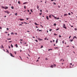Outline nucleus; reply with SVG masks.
<instances>
[{
    "label": "nucleus",
    "instance_id": "3",
    "mask_svg": "<svg viewBox=\"0 0 77 77\" xmlns=\"http://www.w3.org/2000/svg\"><path fill=\"white\" fill-rule=\"evenodd\" d=\"M10 56H11V57H14V56H13L12 54H11V53H10Z\"/></svg>",
    "mask_w": 77,
    "mask_h": 77
},
{
    "label": "nucleus",
    "instance_id": "48",
    "mask_svg": "<svg viewBox=\"0 0 77 77\" xmlns=\"http://www.w3.org/2000/svg\"><path fill=\"white\" fill-rule=\"evenodd\" d=\"M7 30H9V28H7Z\"/></svg>",
    "mask_w": 77,
    "mask_h": 77
},
{
    "label": "nucleus",
    "instance_id": "46",
    "mask_svg": "<svg viewBox=\"0 0 77 77\" xmlns=\"http://www.w3.org/2000/svg\"><path fill=\"white\" fill-rule=\"evenodd\" d=\"M8 48H11V46H8Z\"/></svg>",
    "mask_w": 77,
    "mask_h": 77
},
{
    "label": "nucleus",
    "instance_id": "16",
    "mask_svg": "<svg viewBox=\"0 0 77 77\" xmlns=\"http://www.w3.org/2000/svg\"><path fill=\"white\" fill-rule=\"evenodd\" d=\"M51 15H50L49 16V18H51Z\"/></svg>",
    "mask_w": 77,
    "mask_h": 77
},
{
    "label": "nucleus",
    "instance_id": "45",
    "mask_svg": "<svg viewBox=\"0 0 77 77\" xmlns=\"http://www.w3.org/2000/svg\"><path fill=\"white\" fill-rule=\"evenodd\" d=\"M61 35H59V38H61Z\"/></svg>",
    "mask_w": 77,
    "mask_h": 77
},
{
    "label": "nucleus",
    "instance_id": "38",
    "mask_svg": "<svg viewBox=\"0 0 77 77\" xmlns=\"http://www.w3.org/2000/svg\"><path fill=\"white\" fill-rule=\"evenodd\" d=\"M31 12H33V11H32V9L31 10Z\"/></svg>",
    "mask_w": 77,
    "mask_h": 77
},
{
    "label": "nucleus",
    "instance_id": "36",
    "mask_svg": "<svg viewBox=\"0 0 77 77\" xmlns=\"http://www.w3.org/2000/svg\"><path fill=\"white\" fill-rule=\"evenodd\" d=\"M53 3L54 5H56V3L55 2H53Z\"/></svg>",
    "mask_w": 77,
    "mask_h": 77
},
{
    "label": "nucleus",
    "instance_id": "20",
    "mask_svg": "<svg viewBox=\"0 0 77 77\" xmlns=\"http://www.w3.org/2000/svg\"><path fill=\"white\" fill-rule=\"evenodd\" d=\"M54 35L55 36V35L57 36V34H56V33H54Z\"/></svg>",
    "mask_w": 77,
    "mask_h": 77
},
{
    "label": "nucleus",
    "instance_id": "61",
    "mask_svg": "<svg viewBox=\"0 0 77 77\" xmlns=\"http://www.w3.org/2000/svg\"><path fill=\"white\" fill-rule=\"evenodd\" d=\"M71 36H69V38L70 39V38H71Z\"/></svg>",
    "mask_w": 77,
    "mask_h": 77
},
{
    "label": "nucleus",
    "instance_id": "5",
    "mask_svg": "<svg viewBox=\"0 0 77 77\" xmlns=\"http://www.w3.org/2000/svg\"><path fill=\"white\" fill-rule=\"evenodd\" d=\"M46 18V19H47L48 20H49V18H48V16H47Z\"/></svg>",
    "mask_w": 77,
    "mask_h": 77
},
{
    "label": "nucleus",
    "instance_id": "56",
    "mask_svg": "<svg viewBox=\"0 0 77 77\" xmlns=\"http://www.w3.org/2000/svg\"><path fill=\"white\" fill-rule=\"evenodd\" d=\"M21 24H24V23L23 22H21Z\"/></svg>",
    "mask_w": 77,
    "mask_h": 77
},
{
    "label": "nucleus",
    "instance_id": "62",
    "mask_svg": "<svg viewBox=\"0 0 77 77\" xmlns=\"http://www.w3.org/2000/svg\"><path fill=\"white\" fill-rule=\"evenodd\" d=\"M74 37H75V38H76H76H77V37L75 36H74Z\"/></svg>",
    "mask_w": 77,
    "mask_h": 77
},
{
    "label": "nucleus",
    "instance_id": "53",
    "mask_svg": "<svg viewBox=\"0 0 77 77\" xmlns=\"http://www.w3.org/2000/svg\"><path fill=\"white\" fill-rule=\"evenodd\" d=\"M28 19H29V18H26L27 20H28Z\"/></svg>",
    "mask_w": 77,
    "mask_h": 77
},
{
    "label": "nucleus",
    "instance_id": "4",
    "mask_svg": "<svg viewBox=\"0 0 77 77\" xmlns=\"http://www.w3.org/2000/svg\"><path fill=\"white\" fill-rule=\"evenodd\" d=\"M38 40H39L40 41H42V39H41L40 38H38Z\"/></svg>",
    "mask_w": 77,
    "mask_h": 77
},
{
    "label": "nucleus",
    "instance_id": "55",
    "mask_svg": "<svg viewBox=\"0 0 77 77\" xmlns=\"http://www.w3.org/2000/svg\"><path fill=\"white\" fill-rule=\"evenodd\" d=\"M5 33H8V32H5Z\"/></svg>",
    "mask_w": 77,
    "mask_h": 77
},
{
    "label": "nucleus",
    "instance_id": "18",
    "mask_svg": "<svg viewBox=\"0 0 77 77\" xmlns=\"http://www.w3.org/2000/svg\"><path fill=\"white\" fill-rule=\"evenodd\" d=\"M1 48H4V47H3V45H2Z\"/></svg>",
    "mask_w": 77,
    "mask_h": 77
},
{
    "label": "nucleus",
    "instance_id": "42",
    "mask_svg": "<svg viewBox=\"0 0 77 77\" xmlns=\"http://www.w3.org/2000/svg\"><path fill=\"white\" fill-rule=\"evenodd\" d=\"M18 3H19V4H20V1H18Z\"/></svg>",
    "mask_w": 77,
    "mask_h": 77
},
{
    "label": "nucleus",
    "instance_id": "37",
    "mask_svg": "<svg viewBox=\"0 0 77 77\" xmlns=\"http://www.w3.org/2000/svg\"><path fill=\"white\" fill-rule=\"evenodd\" d=\"M24 9H26V6H24Z\"/></svg>",
    "mask_w": 77,
    "mask_h": 77
},
{
    "label": "nucleus",
    "instance_id": "40",
    "mask_svg": "<svg viewBox=\"0 0 77 77\" xmlns=\"http://www.w3.org/2000/svg\"><path fill=\"white\" fill-rule=\"evenodd\" d=\"M19 26H23V25H22V24H20L19 25Z\"/></svg>",
    "mask_w": 77,
    "mask_h": 77
},
{
    "label": "nucleus",
    "instance_id": "49",
    "mask_svg": "<svg viewBox=\"0 0 77 77\" xmlns=\"http://www.w3.org/2000/svg\"><path fill=\"white\" fill-rule=\"evenodd\" d=\"M14 53L15 54H16V51H15L14 52Z\"/></svg>",
    "mask_w": 77,
    "mask_h": 77
},
{
    "label": "nucleus",
    "instance_id": "13",
    "mask_svg": "<svg viewBox=\"0 0 77 77\" xmlns=\"http://www.w3.org/2000/svg\"><path fill=\"white\" fill-rule=\"evenodd\" d=\"M15 46H16V48L18 47V45L17 44H16Z\"/></svg>",
    "mask_w": 77,
    "mask_h": 77
},
{
    "label": "nucleus",
    "instance_id": "14",
    "mask_svg": "<svg viewBox=\"0 0 77 77\" xmlns=\"http://www.w3.org/2000/svg\"><path fill=\"white\" fill-rule=\"evenodd\" d=\"M11 47H12V48H13V47H14L13 45H12V44H11Z\"/></svg>",
    "mask_w": 77,
    "mask_h": 77
},
{
    "label": "nucleus",
    "instance_id": "26",
    "mask_svg": "<svg viewBox=\"0 0 77 77\" xmlns=\"http://www.w3.org/2000/svg\"><path fill=\"white\" fill-rule=\"evenodd\" d=\"M35 41H36V42H38V40H37V39L35 40Z\"/></svg>",
    "mask_w": 77,
    "mask_h": 77
},
{
    "label": "nucleus",
    "instance_id": "19",
    "mask_svg": "<svg viewBox=\"0 0 77 77\" xmlns=\"http://www.w3.org/2000/svg\"><path fill=\"white\" fill-rule=\"evenodd\" d=\"M11 9H14V7L12 6L11 7Z\"/></svg>",
    "mask_w": 77,
    "mask_h": 77
},
{
    "label": "nucleus",
    "instance_id": "2",
    "mask_svg": "<svg viewBox=\"0 0 77 77\" xmlns=\"http://www.w3.org/2000/svg\"><path fill=\"white\" fill-rule=\"evenodd\" d=\"M5 12V13H7L8 14H9L10 13V12H9L8 11H4Z\"/></svg>",
    "mask_w": 77,
    "mask_h": 77
},
{
    "label": "nucleus",
    "instance_id": "9",
    "mask_svg": "<svg viewBox=\"0 0 77 77\" xmlns=\"http://www.w3.org/2000/svg\"><path fill=\"white\" fill-rule=\"evenodd\" d=\"M20 21H23V20H24V19H20Z\"/></svg>",
    "mask_w": 77,
    "mask_h": 77
},
{
    "label": "nucleus",
    "instance_id": "31",
    "mask_svg": "<svg viewBox=\"0 0 77 77\" xmlns=\"http://www.w3.org/2000/svg\"><path fill=\"white\" fill-rule=\"evenodd\" d=\"M39 32H42V30H38Z\"/></svg>",
    "mask_w": 77,
    "mask_h": 77
},
{
    "label": "nucleus",
    "instance_id": "43",
    "mask_svg": "<svg viewBox=\"0 0 77 77\" xmlns=\"http://www.w3.org/2000/svg\"><path fill=\"white\" fill-rule=\"evenodd\" d=\"M45 40H47V38H45Z\"/></svg>",
    "mask_w": 77,
    "mask_h": 77
},
{
    "label": "nucleus",
    "instance_id": "34",
    "mask_svg": "<svg viewBox=\"0 0 77 77\" xmlns=\"http://www.w3.org/2000/svg\"><path fill=\"white\" fill-rule=\"evenodd\" d=\"M51 30H52V29H50L49 30L50 32H51Z\"/></svg>",
    "mask_w": 77,
    "mask_h": 77
},
{
    "label": "nucleus",
    "instance_id": "28",
    "mask_svg": "<svg viewBox=\"0 0 77 77\" xmlns=\"http://www.w3.org/2000/svg\"><path fill=\"white\" fill-rule=\"evenodd\" d=\"M40 48H43V46L42 45Z\"/></svg>",
    "mask_w": 77,
    "mask_h": 77
},
{
    "label": "nucleus",
    "instance_id": "25",
    "mask_svg": "<svg viewBox=\"0 0 77 77\" xmlns=\"http://www.w3.org/2000/svg\"><path fill=\"white\" fill-rule=\"evenodd\" d=\"M66 15H67V14H64V16H66Z\"/></svg>",
    "mask_w": 77,
    "mask_h": 77
},
{
    "label": "nucleus",
    "instance_id": "21",
    "mask_svg": "<svg viewBox=\"0 0 77 77\" xmlns=\"http://www.w3.org/2000/svg\"><path fill=\"white\" fill-rule=\"evenodd\" d=\"M59 28H57V29H56V30L57 31V30H59Z\"/></svg>",
    "mask_w": 77,
    "mask_h": 77
},
{
    "label": "nucleus",
    "instance_id": "51",
    "mask_svg": "<svg viewBox=\"0 0 77 77\" xmlns=\"http://www.w3.org/2000/svg\"><path fill=\"white\" fill-rule=\"evenodd\" d=\"M20 41H22L23 39H20Z\"/></svg>",
    "mask_w": 77,
    "mask_h": 77
},
{
    "label": "nucleus",
    "instance_id": "47",
    "mask_svg": "<svg viewBox=\"0 0 77 77\" xmlns=\"http://www.w3.org/2000/svg\"><path fill=\"white\" fill-rule=\"evenodd\" d=\"M74 30H77V28H75V29H74Z\"/></svg>",
    "mask_w": 77,
    "mask_h": 77
},
{
    "label": "nucleus",
    "instance_id": "29",
    "mask_svg": "<svg viewBox=\"0 0 77 77\" xmlns=\"http://www.w3.org/2000/svg\"><path fill=\"white\" fill-rule=\"evenodd\" d=\"M11 38H7V40H11Z\"/></svg>",
    "mask_w": 77,
    "mask_h": 77
},
{
    "label": "nucleus",
    "instance_id": "44",
    "mask_svg": "<svg viewBox=\"0 0 77 77\" xmlns=\"http://www.w3.org/2000/svg\"><path fill=\"white\" fill-rule=\"evenodd\" d=\"M54 18H55V19H57V17H54Z\"/></svg>",
    "mask_w": 77,
    "mask_h": 77
},
{
    "label": "nucleus",
    "instance_id": "8",
    "mask_svg": "<svg viewBox=\"0 0 77 77\" xmlns=\"http://www.w3.org/2000/svg\"><path fill=\"white\" fill-rule=\"evenodd\" d=\"M34 24H35V25L36 26H39V24H37V23H34Z\"/></svg>",
    "mask_w": 77,
    "mask_h": 77
},
{
    "label": "nucleus",
    "instance_id": "22",
    "mask_svg": "<svg viewBox=\"0 0 77 77\" xmlns=\"http://www.w3.org/2000/svg\"><path fill=\"white\" fill-rule=\"evenodd\" d=\"M72 41H73V39H72L70 40V42H72Z\"/></svg>",
    "mask_w": 77,
    "mask_h": 77
},
{
    "label": "nucleus",
    "instance_id": "17",
    "mask_svg": "<svg viewBox=\"0 0 77 77\" xmlns=\"http://www.w3.org/2000/svg\"><path fill=\"white\" fill-rule=\"evenodd\" d=\"M7 51L6 52H7V53H9V51H8V50L6 49Z\"/></svg>",
    "mask_w": 77,
    "mask_h": 77
},
{
    "label": "nucleus",
    "instance_id": "39",
    "mask_svg": "<svg viewBox=\"0 0 77 77\" xmlns=\"http://www.w3.org/2000/svg\"><path fill=\"white\" fill-rule=\"evenodd\" d=\"M57 20H59V17H58V18H57Z\"/></svg>",
    "mask_w": 77,
    "mask_h": 77
},
{
    "label": "nucleus",
    "instance_id": "27",
    "mask_svg": "<svg viewBox=\"0 0 77 77\" xmlns=\"http://www.w3.org/2000/svg\"><path fill=\"white\" fill-rule=\"evenodd\" d=\"M69 15H71V13H68Z\"/></svg>",
    "mask_w": 77,
    "mask_h": 77
},
{
    "label": "nucleus",
    "instance_id": "50",
    "mask_svg": "<svg viewBox=\"0 0 77 77\" xmlns=\"http://www.w3.org/2000/svg\"><path fill=\"white\" fill-rule=\"evenodd\" d=\"M40 12H42V10H40Z\"/></svg>",
    "mask_w": 77,
    "mask_h": 77
},
{
    "label": "nucleus",
    "instance_id": "33",
    "mask_svg": "<svg viewBox=\"0 0 77 77\" xmlns=\"http://www.w3.org/2000/svg\"><path fill=\"white\" fill-rule=\"evenodd\" d=\"M51 68H53V66H51Z\"/></svg>",
    "mask_w": 77,
    "mask_h": 77
},
{
    "label": "nucleus",
    "instance_id": "41",
    "mask_svg": "<svg viewBox=\"0 0 77 77\" xmlns=\"http://www.w3.org/2000/svg\"><path fill=\"white\" fill-rule=\"evenodd\" d=\"M54 48H55V49H56L57 48H58V47Z\"/></svg>",
    "mask_w": 77,
    "mask_h": 77
},
{
    "label": "nucleus",
    "instance_id": "1",
    "mask_svg": "<svg viewBox=\"0 0 77 77\" xmlns=\"http://www.w3.org/2000/svg\"><path fill=\"white\" fill-rule=\"evenodd\" d=\"M65 26H66V25L65 24H63V27L64 28V29H66V27Z\"/></svg>",
    "mask_w": 77,
    "mask_h": 77
},
{
    "label": "nucleus",
    "instance_id": "12",
    "mask_svg": "<svg viewBox=\"0 0 77 77\" xmlns=\"http://www.w3.org/2000/svg\"><path fill=\"white\" fill-rule=\"evenodd\" d=\"M50 50H53V49H50L48 50V51H50Z\"/></svg>",
    "mask_w": 77,
    "mask_h": 77
},
{
    "label": "nucleus",
    "instance_id": "58",
    "mask_svg": "<svg viewBox=\"0 0 77 77\" xmlns=\"http://www.w3.org/2000/svg\"><path fill=\"white\" fill-rule=\"evenodd\" d=\"M24 23H25V24H27V23H26V22H24Z\"/></svg>",
    "mask_w": 77,
    "mask_h": 77
},
{
    "label": "nucleus",
    "instance_id": "7",
    "mask_svg": "<svg viewBox=\"0 0 77 77\" xmlns=\"http://www.w3.org/2000/svg\"><path fill=\"white\" fill-rule=\"evenodd\" d=\"M56 42V44H57V42H58V39H57Z\"/></svg>",
    "mask_w": 77,
    "mask_h": 77
},
{
    "label": "nucleus",
    "instance_id": "52",
    "mask_svg": "<svg viewBox=\"0 0 77 77\" xmlns=\"http://www.w3.org/2000/svg\"><path fill=\"white\" fill-rule=\"evenodd\" d=\"M62 60H63V59L62 58L61 60H60V61H62Z\"/></svg>",
    "mask_w": 77,
    "mask_h": 77
},
{
    "label": "nucleus",
    "instance_id": "30",
    "mask_svg": "<svg viewBox=\"0 0 77 77\" xmlns=\"http://www.w3.org/2000/svg\"><path fill=\"white\" fill-rule=\"evenodd\" d=\"M11 35H14V32H11Z\"/></svg>",
    "mask_w": 77,
    "mask_h": 77
},
{
    "label": "nucleus",
    "instance_id": "32",
    "mask_svg": "<svg viewBox=\"0 0 77 77\" xmlns=\"http://www.w3.org/2000/svg\"><path fill=\"white\" fill-rule=\"evenodd\" d=\"M17 13H15V15H17Z\"/></svg>",
    "mask_w": 77,
    "mask_h": 77
},
{
    "label": "nucleus",
    "instance_id": "54",
    "mask_svg": "<svg viewBox=\"0 0 77 77\" xmlns=\"http://www.w3.org/2000/svg\"><path fill=\"white\" fill-rule=\"evenodd\" d=\"M0 29H2V27H0Z\"/></svg>",
    "mask_w": 77,
    "mask_h": 77
},
{
    "label": "nucleus",
    "instance_id": "24",
    "mask_svg": "<svg viewBox=\"0 0 77 77\" xmlns=\"http://www.w3.org/2000/svg\"><path fill=\"white\" fill-rule=\"evenodd\" d=\"M54 26H56V24L55 23H54Z\"/></svg>",
    "mask_w": 77,
    "mask_h": 77
},
{
    "label": "nucleus",
    "instance_id": "11",
    "mask_svg": "<svg viewBox=\"0 0 77 77\" xmlns=\"http://www.w3.org/2000/svg\"><path fill=\"white\" fill-rule=\"evenodd\" d=\"M2 8L5 9V7L2 6Z\"/></svg>",
    "mask_w": 77,
    "mask_h": 77
},
{
    "label": "nucleus",
    "instance_id": "10",
    "mask_svg": "<svg viewBox=\"0 0 77 77\" xmlns=\"http://www.w3.org/2000/svg\"><path fill=\"white\" fill-rule=\"evenodd\" d=\"M5 9H8V7H6V6H5Z\"/></svg>",
    "mask_w": 77,
    "mask_h": 77
},
{
    "label": "nucleus",
    "instance_id": "23",
    "mask_svg": "<svg viewBox=\"0 0 77 77\" xmlns=\"http://www.w3.org/2000/svg\"><path fill=\"white\" fill-rule=\"evenodd\" d=\"M54 67H55V66H56V64H54Z\"/></svg>",
    "mask_w": 77,
    "mask_h": 77
},
{
    "label": "nucleus",
    "instance_id": "6",
    "mask_svg": "<svg viewBox=\"0 0 77 77\" xmlns=\"http://www.w3.org/2000/svg\"><path fill=\"white\" fill-rule=\"evenodd\" d=\"M26 3H28V2H25L23 3V5H26Z\"/></svg>",
    "mask_w": 77,
    "mask_h": 77
},
{
    "label": "nucleus",
    "instance_id": "35",
    "mask_svg": "<svg viewBox=\"0 0 77 77\" xmlns=\"http://www.w3.org/2000/svg\"><path fill=\"white\" fill-rule=\"evenodd\" d=\"M39 15H42V13H39Z\"/></svg>",
    "mask_w": 77,
    "mask_h": 77
},
{
    "label": "nucleus",
    "instance_id": "59",
    "mask_svg": "<svg viewBox=\"0 0 77 77\" xmlns=\"http://www.w3.org/2000/svg\"><path fill=\"white\" fill-rule=\"evenodd\" d=\"M71 27H73V26L72 25L71 26Z\"/></svg>",
    "mask_w": 77,
    "mask_h": 77
},
{
    "label": "nucleus",
    "instance_id": "64",
    "mask_svg": "<svg viewBox=\"0 0 77 77\" xmlns=\"http://www.w3.org/2000/svg\"><path fill=\"white\" fill-rule=\"evenodd\" d=\"M27 11H28V12H29V10H28Z\"/></svg>",
    "mask_w": 77,
    "mask_h": 77
},
{
    "label": "nucleus",
    "instance_id": "15",
    "mask_svg": "<svg viewBox=\"0 0 77 77\" xmlns=\"http://www.w3.org/2000/svg\"><path fill=\"white\" fill-rule=\"evenodd\" d=\"M39 8V6L38 5H37V9H38Z\"/></svg>",
    "mask_w": 77,
    "mask_h": 77
},
{
    "label": "nucleus",
    "instance_id": "57",
    "mask_svg": "<svg viewBox=\"0 0 77 77\" xmlns=\"http://www.w3.org/2000/svg\"><path fill=\"white\" fill-rule=\"evenodd\" d=\"M9 42L10 43H11V42H12V41H10Z\"/></svg>",
    "mask_w": 77,
    "mask_h": 77
},
{
    "label": "nucleus",
    "instance_id": "63",
    "mask_svg": "<svg viewBox=\"0 0 77 77\" xmlns=\"http://www.w3.org/2000/svg\"><path fill=\"white\" fill-rule=\"evenodd\" d=\"M55 41L54 40H53V42H54Z\"/></svg>",
    "mask_w": 77,
    "mask_h": 77
},
{
    "label": "nucleus",
    "instance_id": "60",
    "mask_svg": "<svg viewBox=\"0 0 77 77\" xmlns=\"http://www.w3.org/2000/svg\"><path fill=\"white\" fill-rule=\"evenodd\" d=\"M52 17H55V16H54L53 15H52Z\"/></svg>",
    "mask_w": 77,
    "mask_h": 77
}]
</instances>
